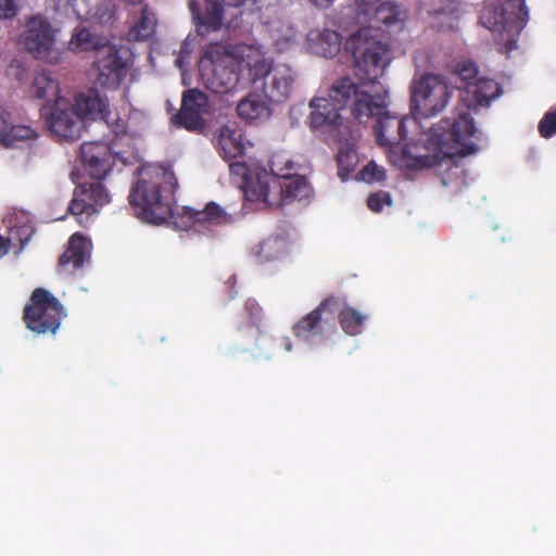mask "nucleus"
Segmentation results:
<instances>
[{
	"label": "nucleus",
	"instance_id": "nucleus-1",
	"mask_svg": "<svg viewBox=\"0 0 556 556\" xmlns=\"http://www.w3.org/2000/svg\"><path fill=\"white\" fill-rule=\"evenodd\" d=\"M308 106V126L311 130L330 134L336 140H342L348 125L340 111L350 109L359 123H367L372 114L386 108L384 98L370 96L369 90L362 89L351 77L336 80L328 91V97H314Z\"/></svg>",
	"mask_w": 556,
	"mask_h": 556
},
{
	"label": "nucleus",
	"instance_id": "nucleus-2",
	"mask_svg": "<svg viewBox=\"0 0 556 556\" xmlns=\"http://www.w3.org/2000/svg\"><path fill=\"white\" fill-rule=\"evenodd\" d=\"M177 187L174 173L166 168H142L131 188L129 203L137 215L153 224L166 222L173 214V199Z\"/></svg>",
	"mask_w": 556,
	"mask_h": 556
},
{
	"label": "nucleus",
	"instance_id": "nucleus-3",
	"mask_svg": "<svg viewBox=\"0 0 556 556\" xmlns=\"http://www.w3.org/2000/svg\"><path fill=\"white\" fill-rule=\"evenodd\" d=\"M344 50L354 62V75L362 81V89L381 77L391 61V49L370 28H359L348 37Z\"/></svg>",
	"mask_w": 556,
	"mask_h": 556
},
{
	"label": "nucleus",
	"instance_id": "nucleus-4",
	"mask_svg": "<svg viewBox=\"0 0 556 556\" xmlns=\"http://www.w3.org/2000/svg\"><path fill=\"white\" fill-rule=\"evenodd\" d=\"M476 134V124L468 111H459L452 123L442 119L439 126L431 128V139L450 157L477 152L478 146L471 140Z\"/></svg>",
	"mask_w": 556,
	"mask_h": 556
},
{
	"label": "nucleus",
	"instance_id": "nucleus-5",
	"mask_svg": "<svg viewBox=\"0 0 556 556\" xmlns=\"http://www.w3.org/2000/svg\"><path fill=\"white\" fill-rule=\"evenodd\" d=\"M454 89L443 76L426 73L415 78L410 86V112L414 117H431L447 105Z\"/></svg>",
	"mask_w": 556,
	"mask_h": 556
},
{
	"label": "nucleus",
	"instance_id": "nucleus-6",
	"mask_svg": "<svg viewBox=\"0 0 556 556\" xmlns=\"http://www.w3.org/2000/svg\"><path fill=\"white\" fill-rule=\"evenodd\" d=\"M238 64L227 48L211 43L204 51L200 71L206 87L215 93L231 91L239 81Z\"/></svg>",
	"mask_w": 556,
	"mask_h": 556
},
{
	"label": "nucleus",
	"instance_id": "nucleus-7",
	"mask_svg": "<svg viewBox=\"0 0 556 556\" xmlns=\"http://www.w3.org/2000/svg\"><path fill=\"white\" fill-rule=\"evenodd\" d=\"M66 311L60 301L46 289L36 288L24 306L23 320L37 334H54Z\"/></svg>",
	"mask_w": 556,
	"mask_h": 556
},
{
	"label": "nucleus",
	"instance_id": "nucleus-8",
	"mask_svg": "<svg viewBox=\"0 0 556 556\" xmlns=\"http://www.w3.org/2000/svg\"><path fill=\"white\" fill-rule=\"evenodd\" d=\"M528 21L525 0H486L480 24L492 33L519 35Z\"/></svg>",
	"mask_w": 556,
	"mask_h": 556
},
{
	"label": "nucleus",
	"instance_id": "nucleus-9",
	"mask_svg": "<svg viewBox=\"0 0 556 556\" xmlns=\"http://www.w3.org/2000/svg\"><path fill=\"white\" fill-rule=\"evenodd\" d=\"M357 18L361 23H367L364 28L376 31L389 33L392 29L402 28L406 12L396 3L381 0H355Z\"/></svg>",
	"mask_w": 556,
	"mask_h": 556
},
{
	"label": "nucleus",
	"instance_id": "nucleus-10",
	"mask_svg": "<svg viewBox=\"0 0 556 556\" xmlns=\"http://www.w3.org/2000/svg\"><path fill=\"white\" fill-rule=\"evenodd\" d=\"M370 96H381L384 98L386 108L381 110L380 113L372 114L370 118H376V123L374 125V134L376 137V141L379 146L393 149L394 147L400 146L407 139V134L409 128L417 126V121L415 117L408 116H395L391 115L388 111L389 102H388V92L383 90L382 92L369 91Z\"/></svg>",
	"mask_w": 556,
	"mask_h": 556
},
{
	"label": "nucleus",
	"instance_id": "nucleus-11",
	"mask_svg": "<svg viewBox=\"0 0 556 556\" xmlns=\"http://www.w3.org/2000/svg\"><path fill=\"white\" fill-rule=\"evenodd\" d=\"M24 45L36 59L50 64L61 61V51L55 41V29L48 18L41 15H35L28 20Z\"/></svg>",
	"mask_w": 556,
	"mask_h": 556
},
{
	"label": "nucleus",
	"instance_id": "nucleus-12",
	"mask_svg": "<svg viewBox=\"0 0 556 556\" xmlns=\"http://www.w3.org/2000/svg\"><path fill=\"white\" fill-rule=\"evenodd\" d=\"M127 50L117 45L104 46L96 54L93 66L97 71L96 81L103 88L116 90L127 76L131 63L126 58Z\"/></svg>",
	"mask_w": 556,
	"mask_h": 556
},
{
	"label": "nucleus",
	"instance_id": "nucleus-13",
	"mask_svg": "<svg viewBox=\"0 0 556 556\" xmlns=\"http://www.w3.org/2000/svg\"><path fill=\"white\" fill-rule=\"evenodd\" d=\"M207 96L194 88L184 91L181 106L173 117L174 123L181 128L191 131H202L206 124L204 115L208 112Z\"/></svg>",
	"mask_w": 556,
	"mask_h": 556
},
{
	"label": "nucleus",
	"instance_id": "nucleus-14",
	"mask_svg": "<svg viewBox=\"0 0 556 556\" xmlns=\"http://www.w3.org/2000/svg\"><path fill=\"white\" fill-rule=\"evenodd\" d=\"M337 303L333 296L327 298L307 315L303 316L294 326L293 333L296 338L309 341L323 337L333 328L334 313L330 307Z\"/></svg>",
	"mask_w": 556,
	"mask_h": 556
},
{
	"label": "nucleus",
	"instance_id": "nucleus-15",
	"mask_svg": "<svg viewBox=\"0 0 556 556\" xmlns=\"http://www.w3.org/2000/svg\"><path fill=\"white\" fill-rule=\"evenodd\" d=\"M110 201L111 195L100 181L81 184L75 188L68 210L78 217V223L83 224L84 215L89 218Z\"/></svg>",
	"mask_w": 556,
	"mask_h": 556
},
{
	"label": "nucleus",
	"instance_id": "nucleus-16",
	"mask_svg": "<svg viewBox=\"0 0 556 556\" xmlns=\"http://www.w3.org/2000/svg\"><path fill=\"white\" fill-rule=\"evenodd\" d=\"M79 159L90 177L102 180L115 165L116 155L105 141H87L80 146Z\"/></svg>",
	"mask_w": 556,
	"mask_h": 556
},
{
	"label": "nucleus",
	"instance_id": "nucleus-17",
	"mask_svg": "<svg viewBox=\"0 0 556 556\" xmlns=\"http://www.w3.org/2000/svg\"><path fill=\"white\" fill-rule=\"evenodd\" d=\"M283 179L279 175L256 176L255 180L248 184L244 188V197L249 201H261L267 206L282 207L287 205L285 201Z\"/></svg>",
	"mask_w": 556,
	"mask_h": 556
},
{
	"label": "nucleus",
	"instance_id": "nucleus-18",
	"mask_svg": "<svg viewBox=\"0 0 556 556\" xmlns=\"http://www.w3.org/2000/svg\"><path fill=\"white\" fill-rule=\"evenodd\" d=\"M296 81V73L283 63H277L271 73L265 78L262 90L267 101L283 103L293 92Z\"/></svg>",
	"mask_w": 556,
	"mask_h": 556
},
{
	"label": "nucleus",
	"instance_id": "nucleus-19",
	"mask_svg": "<svg viewBox=\"0 0 556 556\" xmlns=\"http://www.w3.org/2000/svg\"><path fill=\"white\" fill-rule=\"evenodd\" d=\"M273 173L279 175L283 179L285 201L287 204L294 200H303L309 197L311 188L304 176L295 174L294 164L291 160L282 161L276 157L270 163Z\"/></svg>",
	"mask_w": 556,
	"mask_h": 556
},
{
	"label": "nucleus",
	"instance_id": "nucleus-20",
	"mask_svg": "<svg viewBox=\"0 0 556 556\" xmlns=\"http://www.w3.org/2000/svg\"><path fill=\"white\" fill-rule=\"evenodd\" d=\"M49 129L61 140L75 141L80 137L83 118L74 108H61L56 102L49 118Z\"/></svg>",
	"mask_w": 556,
	"mask_h": 556
},
{
	"label": "nucleus",
	"instance_id": "nucleus-21",
	"mask_svg": "<svg viewBox=\"0 0 556 556\" xmlns=\"http://www.w3.org/2000/svg\"><path fill=\"white\" fill-rule=\"evenodd\" d=\"M204 12L201 11L199 3L195 1H192L189 5L195 31L201 37L219 30L224 24V1L204 0Z\"/></svg>",
	"mask_w": 556,
	"mask_h": 556
},
{
	"label": "nucleus",
	"instance_id": "nucleus-22",
	"mask_svg": "<svg viewBox=\"0 0 556 556\" xmlns=\"http://www.w3.org/2000/svg\"><path fill=\"white\" fill-rule=\"evenodd\" d=\"M74 109L81 118L100 119L106 124L109 123V98L97 88H89L77 93Z\"/></svg>",
	"mask_w": 556,
	"mask_h": 556
},
{
	"label": "nucleus",
	"instance_id": "nucleus-23",
	"mask_svg": "<svg viewBox=\"0 0 556 556\" xmlns=\"http://www.w3.org/2000/svg\"><path fill=\"white\" fill-rule=\"evenodd\" d=\"M500 93L501 87L494 79L480 77L464 87L460 99L468 110H472L477 106L488 105Z\"/></svg>",
	"mask_w": 556,
	"mask_h": 556
},
{
	"label": "nucleus",
	"instance_id": "nucleus-24",
	"mask_svg": "<svg viewBox=\"0 0 556 556\" xmlns=\"http://www.w3.org/2000/svg\"><path fill=\"white\" fill-rule=\"evenodd\" d=\"M35 138H37L35 129L27 125H14L11 114L0 105V144L13 148Z\"/></svg>",
	"mask_w": 556,
	"mask_h": 556
},
{
	"label": "nucleus",
	"instance_id": "nucleus-25",
	"mask_svg": "<svg viewBox=\"0 0 556 556\" xmlns=\"http://www.w3.org/2000/svg\"><path fill=\"white\" fill-rule=\"evenodd\" d=\"M307 42L315 54L332 59L341 50L342 37L340 33L333 29H312L307 35Z\"/></svg>",
	"mask_w": 556,
	"mask_h": 556
},
{
	"label": "nucleus",
	"instance_id": "nucleus-26",
	"mask_svg": "<svg viewBox=\"0 0 556 556\" xmlns=\"http://www.w3.org/2000/svg\"><path fill=\"white\" fill-rule=\"evenodd\" d=\"M90 250V242L80 233H74L68 240L64 253L59 258V267L73 273L83 267Z\"/></svg>",
	"mask_w": 556,
	"mask_h": 556
},
{
	"label": "nucleus",
	"instance_id": "nucleus-27",
	"mask_svg": "<svg viewBox=\"0 0 556 556\" xmlns=\"http://www.w3.org/2000/svg\"><path fill=\"white\" fill-rule=\"evenodd\" d=\"M266 101L257 93H249L237 105L238 115L249 122L266 119L271 115V108Z\"/></svg>",
	"mask_w": 556,
	"mask_h": 556
},
{
	"label": "nucleus",
	"instance_id": "nucleus-28",
	"mask_svg": "<svg viewBox=\"0 0 556 556\" xmlns=\"http://www.w3.org/2000/svg\"><path fill=\"white\" fill-rule=\"evenodd\" d=\"M217 143L219 147V154L225 160H232L244 154V144L242 131L229 125L220 128Z\"/></svg>",
	"mask_w": 556,
	"mask_h": 556
},
{
	"label": "nucleus",
	"instance_id": "nucleus-29",
	"mask_svg": "<svg viewBox=\"0 0 556 556\" xmlns=\"http://www.w3.org/2000/svg\"><path fill=\"white\" fill-rule=\"evenodd\" d=\"M275 65L258 51L249 53L241 61V67L248 71L249 78L254 84L258 80L264 83Z\"/></svg>",
	"mask_w": 556,
	"mask_h": 556
},
{
	"label": "nucleus",
	"instance_id": "nucleus-30",
	"mask_svg": "<svg viewBox=\"0 0 556 556\" xmlns=\"http://www.w3.org/2000/svg\"><path fill=\"white\" fill-rule=\"evenodd\" d=\"M289 242L282 236H270L255 247L254 254L260 263L271 262L282 257L288 251Z\"/></svg>",
	"mask_w": 556,
	"mask_h": 556
},
{
	"label": "nucleus",
	"instance_id": "nucleus-31",
	"mask_svg": "<svg viewBox=\"0 0 556 556\" xmlns=\"http://www.w3.org/2000/svg\"><path fill=\"white\" fill-rule=\"evenodd\" d=\"M70 45L74 51H96L97 54L104 46H109L110 42L105 37L96 35L88 28L83 27L76 30Z\"/></svg>",
	"mask_w": 556,
	"mask_h": 556
},
{
	"label": "nucleus",
	"instance_id": "nucleus-32",
	"mask_svg": "<svg viewBox=\"0 0 556 556\" xmlns=\"http://www.w3.org/2000/svg\"><path fill=\"white\" fill-rule=\"evenodd\" d=\"M157 20L155 14L146 5L141 10V14L136 24L128 33L129 40H148L156 31Z\"/></svg>",
	"mask_w": 556,
	"mask_h": 556
},
{
	"label": "nucleus",
	"instance_id": "nucleus-33",
	"mask_svg": "<svg viewBox=\"0 0 556 556\" xmlns=\"http://www.w3.org/2000/svg\"><path fill=\"white\" fill-rule=\"evenodd\" d=\"M30 92L37 99L52 100L58 97L59 84L50 72L40 71L34 77Z\"/></svg>",
	"mask_w": 556,
	"mask_h": 556
},
{
	"label": "nucleus",
	"instance_id": "nucleus-34",
	"mask_svg": "<svg viewBox=\"0 0 556 556\" xmlns=\"http://www.w3.org/2000/svg\"><path fill=\"white\" fill-rule=\"evenodd\" d=\"M194 224L219 225L230 223L231 217L215 202H210L202 211H192Z\"/></svg>",
	"mask_w": 556,
	"mask_h": 556
},
{
	"label": "nucleus",
	"instance_id": "nucleus-35",
	"mask_svg": "<svg viewBox=\"0 0 556 556\" xmlns=\"http://www.w3.org/2000/svg\"><path fill=\"white\" fill-rule=\"evenodd\" d=\"M338 320L346 334L356 336L362 332L367 316L353 307H345L339 312Z\"/></svg>",
	"mask_w": 556,
	"mask_h": 556
},
{
	"label": "nucleus",
	"instance_id": "nucleus-36",
	"mask_svg": "<svg viewBox=\"0 0 556 556\" xmlns=\"http://www.w3.org/2000/svg\"><path fill=\"white\" fill-rule=\"evenodd\" d=\"M338 176L341 180L348 179L350 174L354 172L357 164V153L349 147H342L337 154Z\"/></svg>",
	"mask_w": 556,
	"mask_h": 556
},
{
	"label": "nucleus",
	"instance_id": "nucleus-37",
	"mask_svg": "<svg viewBox=\"0 0 556 556\" xmlns=\"http://www.w3.org/2000/svg\"><path fill=\"white\" fill-rule=\"evenodd\" d=\"M429 14L432 16L445 15L448 18L457 11V0H431Z\"/></svg>",
	"mask_w": 556,
	"mask_h": 556
},
{
	"label": "nucleus",
	"instance_id": "nucleus-38",
	"mask_svg": "<svg viewBox=\"0 0 556 556\" xmlns=\"http://www.w3.org/2000/svg\"><path fill=\"white\" fill-rule=\"evenodd\" d=\"M478 65L473 61H463L456 65L455 73L465 83H473L478 79Z\"/></svg>",
	"mask_w": 556,
	"mask_h": 556
},
{
	"label": "nucleus",
	"instance_id": "nucleus-39",
	"mask_svg": "<svg viewBox=\"0 0 556 556\" xmlns=\"http://www.w3.org/2000/svg\"><path fill=\"white\" fill-rule=\"evenodd\" d=\"M359 175L365 181H382L386 179V170L383 167L378 166L374 162H369L363 169L359 172Z\"/></svg>",
	"mask_w": 556,
	"mask_h": 556
},
{
	"label": "nucleus",
	"instance_id": "nucleus-40",
	"mask_svg": "<svg viewBox=\"0 0 556 556\" xmlns=\"http://www.w3.org/2000/svg\"><path fill=\"white\" fill-rule=\"evenodd\" d=\"M539 131L543 138L556 135V112H547L539 123Z\"/></svg>",
	"mask_w": 556,
	"mask_h": 556
},
{
	"label": "nucleus",
	"instance_id": "nucleus-41",
	"mask_svg": "<svg viewBox=\"0 0 556 556\" xmlns=\"http://www.w3.org/2000/svg\"><path fill=\"white\" fill-rule=\"evenodd\" d=\"M229 172L232 176L239 177L242 179V190L248 184L253 181L254 179L251 177V172L249 166L244 162L235 161L229 164Z\"/></svg>",
	"mask_w": 556,
	"mask_h": 556
},
{
	"label": "nucleus",
	"instance_id": "nucleus-42",
	"mask_svg": "<svg viewBox=\"0 0 556 556\" xmlns=\"http://www.w3.org/2000/svg\"><path fill=\"white\" fill-rule=\"evenodd\" d=\"M384 204H391V199L387 192L371 193L367 199V205L372 212H380Z\"/></svg>",
	"mask_w": 556,
	"mask_h": 556
},
{
	"label": "nucleus",
	"instance_id": "nucleus-43",
	"mask_svg": "<svg viewBox=\"0 0 556 556\" xmlns=\"http://www.w3.org/2000/svg\"><path fill=\"white\" fill-rule=\"evenodd\" d=\"M244 311L248 314L251 325L256 326L262 317V307L255 300L249 299L244 304Z\"/></svg>",
	"mask_w": 556,
	"mask_h": 556
},
{
	"label": "nucleus",
	"instance_id": "nucleus-44",
	"mask_svg": "<svg viewBox=\"0 0 556 556\" xmlns=\"http://www.w3.org/2000/svg\"><path fill=\"white\" fill-rule=\"evenodd\" d=\"M16 0H0V17L11 18L17 13Z\"/></svg>",
	"mask_w": 556,
	"mask_h": 556
},
{
	"label": "nucleus",
	"instance_id": "nucleus-45",
	"mask_svg": "<svg viewBox=\"0 0 556 556\" xmlns=\"http://www.w3.org/2000/svg\"><path fill=\"white\" fill-rule=\"evenodd\" d=\"M26 72L27 70L25 65L17 60H13L8 67V75L14 77L18 81H23L25 79Z\"/></svg>",
	"mask_w": 556,
	"mask_h": 556
},
{
	"label": "nucleus",
	"instance_id": "nucleus-46",
	"mask_svg": "<svg viewBox=\"0 0 556 556\" xmlns=\"http://www.w3.org/2000/svg\"><path fill=\"white\" fill-rule=\"evenodd\" d=\"M15 235H20V230H11L10 238L5 239L0 235V257L5 255L9 251V242L15 238Z\"/></svg>",
	"mask_w": 556,
	"mask_h": 556
},
{
	"label": "nucleus",
	"instance_id": "nucleus-47",
	"mask_svg": "<svg viewBox=\"0 0 556 556\" xmlns=\"http://www.w3.org/2000/svg\"><path fill=\"white\" fill-rule=\"evenodd\" d=\"M236 282H237L236 276L231 275V276L228 277V279L224 283L225 291L227 292L228 298L230 300L233 299L236 296V294H237V291L235 289Z\"/></svg>",
	"mask_w": 556,
	"mask_h": 556
},
{
	"label": "nucleus",
	"instance_id": "nucleus-48",
	"mask_svg": "<svg viewBox=\"0 0 556 556\" xmlns=\"http://www.w3.org/2000/svg\"><path fill=\"white\" fill-rule=\"evenodd\" d=\"M22 232L26 233L25 238L20 237V244H21V248L23 249L28 243L30 236H31V231L29 230V228H22Z\"/></svg>",
	"mask_w": 556,
	"mask_h": 556
},
{
	"label": "nucleus",
	"instance_id": "nucleus-49",
	"mask_svg": "<svg viewBox=\"0 0 556 556\" xmlns=\"http://www.w3.org/2000/svg\"><path fill=\"white\" fill-rule=\"evenodd\" d=\"M313 2L316 7L327 8L329 7L333 0H309Z\"/></svg>",
	"mask_w": 556,
	"mask_h": 556
},
{
	"label": "nucleus",
	"instance_id": "nucleus-50",
	"mask_svg": "<svg viewBox=\"0 0 556 556\" xmlns=\"http://www.w3.org/2000/svg\"><path fill=\"white\" fill-rule=\"evenodd\" d=\"M56 2L58 5H64V7H67V5H74L76 0H54Z\"/></svg>",
	"mask_w": 556,
	"mask_h": 556
},
{
	"label": "nucleus",
	"instance_id": "nucleus-51",
	"mask_svg": "<svg viewBox=\"0 0 556 556\" xmlns=\"http://www.w3.org/2000/svg\"><path fill=\"white\" fill-rule=\"evenodd\" d=\"M125 1L131 5H136V4L141 3L143 0H125Z\"/></svg>",
	"mask_w": 556,
	"mask_h": 556
},
{
	"label": "nucleus",
	"instance_id": "nucleus-52",
	"mask_svg": "<svg viewBox=\"0 0 556 556\" xmlns=\"http://www.w3.org/2000/svg\"><path fill=\"white\" fill-rule=\"evenodd\" d=\"M250 331H251V337L253 339H255L256 334L258 333V329L257 328H251Z\"/></svg>",
	"mask_w": 556,
	"mask_h": 556
},
{
	"label": "nucleus",
	"instance_id": "nucleus-53",
	"mask_svg": "<svg viewBox=\"0 0 556 556\" xmlns=\"http://www.w3.org/2000/svg\"><path fill=\"white\" fill-rule=\"evenodd\" d=\"M285 350L286 351H290L291 350V343L287 340L286 344H285Z\"/></svg>",
	"mask_w": 556,
	"mask_h": 556
}]
</instances>
